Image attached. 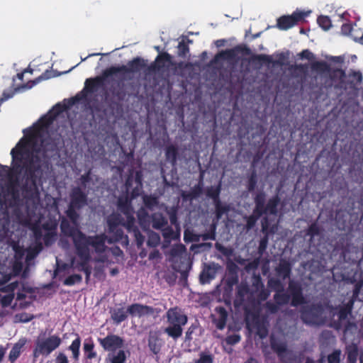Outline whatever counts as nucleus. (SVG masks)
Wrapping results in <instances>:
<instances>
[{"label":"nucleus","mask_w":363,"mask_h":363,"mask_svg":"<svg viewBox=\"0 0 363 363\" xmlns=\"http://www.w3.org/2000/svg\"><path fill=\"white\" fill-rule=\"evenodd\" d=\"M57 225L55 223L47 221L42 225V228L46 232H55Z\"/></svg>","instance_id":"nucleus-61"},{"label":"nucleus","mask_w":363,"mask_h":363,"mask_svg":"<svg viewBox=\"0 0 363 363\" xmlns=\"http://www.w3.org/2000/svg\"><path fill=\"white\" fill-rule=\"evenodd\" d=\"M267 285L275 293L281 292L284 289L282 281L278 279H269L267 281Z\"/></svg>","instance_id":"nucleus-38"},{"label":"nucleus","mask_w":363,"mask_h":363,"mask_svg":"<svg viewBox=\"0 0 363 363\" xmlns=\"http://www.w3.org/2000/svg\"><path fill=\"white\" fill-rule=\"evenodd\" d=\"M221 191L220 184L217 185L216 186H210L206 189V194L208 197L211 198L213 203L220 201V194Z\"/></svg>","instance_id":"nucleus-33"},{"label":"nucleus","mask_w":363,"mask_h":363,"mask_svg":"<svg viewBox=\"0 0 363 363\" xmlns=\"http://www.w3.org/2000/svg\"><path fill=\"white\" fill-rule=\"evenodd\" d=\"M203 171H202L200 174V179L197 184H196L193 188H191V194H193L196 199L201 196L203 192Z\"/></svg>","instance_id":"nucleus-43"},{"label":"nucleus","mask_w":363,"mask_h":363,"mask_svg":"<svg viewBox=\"0 0 363 363\" xmlns=\"http://www.w3.org/2000/svg\"><path fill=\"white\" fill-rule=\"evenodd\" d=\"M239 53L249 55L251 54V50L245 45H238L231 49H226L217 53L213 62H217L220 60H233L236 59Z\"/></svg>","instance_id":"nucleus-12"},{"label":"nucleus","mask_w":363,"mask_h":363,"mask_svg":"<svg viewBox=\"0 0 363 363\" xmlns=\"http://www.w3.org/2000/svg\"><path fill=\"white\" fill-rule=\"evenodd\" d=\"M166 318L168 326L164 328V333L174 340H178L182 335V327L187 323V315L180 308L175 306L167 311Z\"/></svg>","instance_id":"nucleus-7"},{"label":"nucleus","mask_w":363,"mask_h":363,"mask_svg":"<svg viewBox=\"0 0 363 363\" xmlns=\"http://www.w3.org/2000/svg\"><path fill=\"white\" fill-rule=\"evenodd\" d=\"M60 229L65 235L72 238L74 248H79L81 253L84 248L82 246L86 244H91V247L97 254L104 253L107 248L106 246L107 235L105 233L86 235L80 230L72 226L66 219L62 220Z\"/></svg>","instance_id":"nucleus-4"},{"label":"nucleus","mask_w":363,"mask_h":363,"mask_svg":"<svg viewBox=\"0 0 363 363\" xmlns=\"http://www.w3.org/2000/svg\"><path fill=\"white\" fill-rule=\"evenodd\" d=\"M13 298L14 294L4 295L0 298V303L3 307H8L11 304Z\"/></svg>","instance_id":"nucleus-56"},{"label":"nucleus","mask_w":363,"mask_h":363,"mask_svg":"<svg viewBox=\"0 0 363 363\" xmlns=\"http://www.w3.org/2000/svg\"><path fill=\"white\" fill-rule=\"evenodd\" d=\"M321 229L317 222L311 223L306 230V235L310 236V240H312L315 236L320 235Z\"/></svg>","instance_id":"nucleus-40"},{"label":"nucleus","mask_w":363,"mask_h":363,"mask_svg":"<svg viewBox=\"0 0 363 363\" xmlns=\"http://www.w3.org/2000/svg\"><path fill=\"white\" fill-rule=\"evenodd\" d=\"M55 235V232H46L45 234L43 235V240L45 244L46 245H50L52 242Z\"/></svg>","instance_id":"nucleus-62"},{"label":"nucleus","mask_w":363,"mask_h":363,"mask_svg":"<svg viewBox=\"0 0 363 363\" xmlns=\"http://www.w3.org/2000/svg\"><path fill=\"white\" fill-rule=\"evenodd\" d=\"M178 156L179 150L176 145L171 144L167 146L165 150L166 160L171 163L173 167L177 164Z\"/></svg>","instance_id":"nucleus-24"},{"label":"nucleus","mask_w":363,"mask_h":363,"mask_svg":"<svg viewBox=\"0 0 363 363\" xmlns=\"http://www.w3.org/2000/svg\"><path fill=\"white\" fill-rule=\"evenodd\" d=\"M303 12L295 11L291 15H284L277 20V27L281 30H286L297 25L305 17Z\"/></svg>","instance_id":"nucleus-13"},{"label":"nucleus","mask_w":363,"mask_h":363,"mask_svg":"<svg viewBox=\"0 0 363 363\" xmlns=\"http://www.w3.org/2000/svg\"><path fill=\"white\" fill-rule=\"evenodd\" d=\"M55 361L56 363H69L67 356L62 352L57 356Z\"/></svg>","instance_id":"nucleus-64"},{"label":"nucleus","mask_w":363,"mask_h":363,"mask_svg":"<svg viewBox=\"0 0 363 363\" xmlns=\"http://www.w3.org/2000/svg\"><path fill=\"white\" fill-rule=\"evenodd\" d=\"M136 312V303H133L128 309L123 307L115 308L111 310V318L116 323L123 321L128 313L134 314Z\"/></svg>","instance_id":"nucleus-19"},{"label":"nucleus","mask_w":363,"mask_h":363,"mask_svg":"<svg viewBox=\"0 0 363 363\" xmlns=\"http://www.w3.org/2000/svg\"><path fill=\"white\" fill-rule=\"evenodd\" d=\"M272 349L277 353L281 360H284V354L287 352L286 346L283 343H279L275 340L271 342Z\"/></svg>","instance_id":"nucleus-31"},{"label":"nucleus","mask_w":363,"mask_h":363,"mask_svg":"<svg viewBox=\"0 0 363 363\" xmlns=\"http://www.w3.org/2000/svg\"><path fill=\"white\" fill-rule=\"evenodd\" d=\"M70 104H55L49 113L41 117L34 124L25 138H22L11 151L13 163V169L18 174L24 172L26 182L33 189L38 188L43 177V165L47 164L48 152L57 147L56 141L50 138H42L56 117L61 113L80 101L77 94L70 99Z\"/></svg>","instance_id":"nucleus-1"},{"label":"nucleus","mask_w":363,"mask_h":363,"mask_svg":"<svg viewBox=\"0 0 363 363\" xmlns=\"http://www.w3.org/2000/svg\"><path fill=\"white\" fill-rule=\"evenodd\" d=\"M98 342L104 350L115 352L123 346V340L116 335H108L104 338H98Z\"/></svg>","instance_id":"nucleus-15"},{"label":"nucleus","mask_w":363,"mask_h":363,"mask_svg":"<svg viewBox=\"0 0 363 363\" xmlns=\"http://www.w3.org/2000/svg\"><path fill=\"white\" fill-rule=\"evenodd\" d=\"M228 313L225 307L219 306L215 308V314L212 315V322L218 330H222L226 326Z\"/></svg>","instance_id":"nucleus-18"},{"label":"nucleus","mask_w":363,"mask_h":363,"mask_svg":"<svg viewBox=\"0 0 363 363\" xmlns=\"http://www.w3.org/2000/svg\"><path fill=\"white\" fill-rule=\"evenodd\" d=\"M238 267L233 262L227 265V277L225 284L228 288H232L238 283Z\"/></svg>","instance_id":"nucleus-21"},{"label":"nucleus","mask_w":363,"mask_h":363,"mask_svg":"<svg viewBox=\"0 0 363 363\" xmlns=\"http://www.w3.org/2000/svg\"><path fill=\"white\" fill-rule=\"evenodd\" d=\"M152 226L154 229L161 230L167 224V218L161 213H154L151 216Z\"/></svg>","instance_id":"nucleus-23"},{"label":"nucleus","mask_w":363,"mask_h":363,"mask_svg":"<svg viewBox=\"0 0 363 363\" xmlns=\"http://www.w3.org/2000/svg\"><path fill=\"white\" fill-rule=\"evenodd\" d=\"M311 69L319 74H325L330 72V66L325 61H315L311 64Z\"/></svg>","instance_id":"nucleus-29"},{"label":"nucleus","mask_w":363,"mask_h":363,"mask_svg":"<svg viewBox=\"0 0 363 363\" xmlns=\"http://www.w3.org/2000/svg\"><path fill=\"white\" fill-rule=\"evenodd\" d=\"M82 247H84V248L82 253L79 250V248L75 249V251L81 261L79 263L81 270L84 272L88 279L91 274V267L89 266V262L91 258L89 250V247H91V244H86Z\"/></svg>","instance_id":"nucleus-16"},{"label":"nucleus","mask_w":363,"mask_h":363,"mask_svg":"<svg viewBox=\"0 0 363 363\" xmlns=\"http://www.w3.org/2000/svg\"><path fill=\"white\" fill-rule=\"evenodd\" d=\"M262 278L259 275H254L252 279V284L251 290V296H255V294L264 287Z\"/></svg>","instance_id":"nucleus-36"},{"label":"nucleus","mask_w":363,"mask_h":363,"mask_svg":"<svg viewBox=\"0 0 363 363\" xmlns=\"http://www.w3.org/2000/svg\"><path fill=\"white\" fill-rule=\"evenodd\" d=\"M143 203L145 206L150 209L153 210L159 204L158 198L152 195H146L143 196Z\"/></svg>","instance_id":"nucleus-37"},{"label":"nucleus","mask_w":363,"mask_h":363,"mask_svg":"<svg viewBox=\"0 0 363 363\" xmlns=\"http://www.w3.org/2000/svg\"><path fill=\"white\" fill-rule=\"evenodd\" d=\"M34 238L36 240H40L43 237V228L38 223H35L33 225L32 228Z\"/></svg>","instance_id":"nucleus-57"},{"label":"nucleus","mask_w":363,"mask_h":363,"mask_svg":"<svg viewBox=\"0 0 363 363\" xmlns=\"http://www.w3.org/2000/svg\"><path fill=\"white\" fill-rule=\"evenodd\" d=\"M270 295L269 290L264 289V286L260 289L256 294V297L259 301H266Z\"/></svg>","instance_id":"nucleus-58"},{"label":"nucleus","mask_w":363,"mask_h":363,"mask_svg":"<svg viewBox=\"0 0 363 363\" xmlns=\"http://www.w3.org/2000/svg\"><path fill=\"white\" fill-rule=\"evenodd\" d=\"M280 201L281 199L277 194L270 198L265 204V193L264 191L258 192L254 198L255 208L252 214L245 218L246 219L245 229L247 231L252 230L255 226L258 219L264 215V216H267V215L277 216Z\"/></svg>","instance_id":"nucleus-5"},{"label":"nucleus","mask_w":363,"mask_h":363,"mask_svg":"<svg viewBox=\"0 0 363 363\" xmlns=\"http://www.w3.org/2000/svg\"><path fill=\"white\" fill-rule=\"evenodd\" d=\"M277 275L283 280L290 277L291 273V265L289 262L281 259L276 268Z\"/></svg>","instance_id":"nucleus-22"},{"label":"nucleus","mask_w":363,"mask_h":363,"mask_svg":"<svg viewBox=\"0 0 363 363\" xmlns=\"http://www.w3.org/2000/svg\"><path fill=\"white\" fill-rule=\"evenodd\" d=\"M277 59L273 60L272 56L265 54L254 55L252 56L250 61L253 63L258 62L261 65H270L273 66H282L288 59V55L281 52L277 55Z\"/></svg>","instance_id":"nucleus-14"},{"label":"nucleus","mask_w":363,"mask_h":363,"mask_svg":"<svg viewBox=\"0 0 363 363\" xmlns=\"http://www.w3.org/2000/svg\"><path fill=\"white\" fill-rule=\"evenodd\" d=\"M84 355H85V357L88 359H92L95 357H96L97 356V354L96 352L94 351V345L93 342H90V343H88V342H85L84 344Z\"/></svg>","instance_id":"nucleus-41"},{"label":"nucleus","mask_w":363,"mask_h":363,"mask_svg":"<svg viewBox=\"0 0 363 363\" xmlns=\"http://www.w3.org/2000/svg\"><path fill=\"white\" fill-rule=\"evenodd\" d=\"M264 308L268 313L275 314L279 311L280 306L275 301L272 302L271 301H269L266 302Z\"/></svg>","instance_id":"nucleus-51"},{"label":"nucleus","mask_w":363,"mask_h":363,"mask_svg":"<svg viewBox=\"0 0 363 363\" xmlns=\"http://www.w3.org/2000/svg\"><path fill=\"white\" fill-rule=\"evenodd\" d=\"M246 296L252 297L251 296V290L250 286L246 283H241L238 286L237 297L242 301Z\"/></svg>","instance_id":"nucleus-34"},{"label":"nucleus","mask_w":363,"mask_h":363,"mask_svg":"<svg viewBox=\"0 0 363 363\" xmlns=\"http://www.w3.org/2000/svg\"><path fill=\"white\" fill-rule=\"evenodd\" d=\"M26 342V340L25 339H21L18 340V342H16L12 349L10 351L9 353V360L11 362H13L17 359V358L20 356L21 352V349L23 347Z\"/></svg>","instance_id":"nucleus-27"},{"label":"nucleus","mask_w":363,"mask_h":363,"mask_svg":"<svg viewBox=\"0 0 363 363\" xmlns=\"http://www.w3.org/2000/svg\"><path fill=\"white\" fill-rule=\"evenodd\" d=\"M273 298L280 306L287 305L290 302L291 306L297 307L306 302L301 283L294 280L289 281L286 292L284 290L275 293Z\"/></svg>","instance_id":"nucleus-6"},{"label":"nucleus","mask_w":363,"mask_h":363,"mask_svg":"<svg viewBox=\"0 0 363 363\" xmlns=\"http://www.w3.org/2000/svg\"><path fill=\"white\" fill-rule=\"evenodd\" d=\"M241 340L240 335L238 334H233L228 335L225 339V342L228 345H234L237 343H238Z\"/></svg>","instance_id":"nucleus-55"},{"label":"nucleus","mask_w":363,"mask_h":363,"mask_svg":"<svg viewBox=\"0 0 363 363\" xmlns=\"http://www.w3.org/2000/svg\"><path fill=\"white\" fill-rule=\"evenodd\" d=\"M341 352L340 350H335L328 356V363H340Z\"/></svg>","instance_id":"nucleus-54"},{"label":"nucleus","mask_w":363,"mask_h":363,"mask_svg":"<svg viewBox=\"0 0 363 363\" xmlns=\"http://www.w3.org/2000/svg\"><path fill=\"white\" fill-rule=\"evenodd\" d=\"M16 318L18 320L19 322L28 323L33 320V315L30 313L23 312L16 314Z\"/></svg>","instance_id":"nucleus-59"},{"label":"nucleus","mask_w":363,"mask_h":363,"mask_svg":"<svg viewBox=\"0 0 363 363\" xmlns=\"http://www.w3.org/2000/svg\"><path fill=\"white\" fill-rule=\"evenodd\" d=\"M362 286H363V281L362 280L357 281L354 284V289H353V291H352V297L357 299V298L359 296V294L360 293V291H361V289L362 288Z\"/></svg>","instance_id":"nucleus-60"},{"label":"nucleus","mask_w":363,"mask_h":363,"mask_svg":"<svg viewBox=\"0 0 363 363\" xmlns=\"http://www.w3.org/2000/svg\"><path fill=\"white\" fill-rule=\"evenodd\" d=\"M61 342V338L56 335H50L42 340H38L33 350V356L35 357H38L39 355L47 357L55 350L60 345Z\"/></svg>","instance_id":"nucleus-10"},{"label":"nucleus","mask_w":363,"mask_h":363,"mask_svg":"<svg viewBox=\"0 0 363 363\" xmlns=\"http://www.w3.org/2000/svg\"><path fill=\"white\" fill-rule=\"evenodd\" d=\"M177 49V55L181 57H186L187 54L189 52V47L184 40L179 43Z\"/></svg>","instance_id":"nucleus-48"},{"label":"nucleus","mask_w":363,"mask_h":363,"mask_svg":"<svg viewBox=\"0 0 363 363\" xmlns=\"http://www.w3.org/2000/svg\"><path fill=\"white\" fill-rule=\"evenodd\" d=\"M261 227L264 235L259 240L258 251L259 253L262 254L267 247L269 236L276 233L277 225L272 224L271 219L268 216H263L261 220Z\"/></svg>","instance_id":"nucleus-11"},{"label":"nucleus","mask_w":363,"mask_h":363,"mask_svg":"<svg viewBox=\"0 0 363 363\" xmlns=\"http://www.w3.org/2000/svg\"><path fill=\"white\" fill-rule=\"evenodd\" d=\"M215 205V213L217 219H220L224 213H227L229 210L228 206L223 205L220 200L214 203Z\"/></svg>","instance_id":"nucleus-42"},{"label":"nucleus","mask_w":363,"mask_h":363,"mask_svg":"<svg viewBox=\"0 0 363 363\" xmlns=\"http://www.w3.org/2000/svg\"><path fill=\"white\" fill-rule=\"evenodd\" d=\"M136 198V187L131 191L130 198L128 194L120 196L117 201L118 211L123 213L125 220L119 213H112L106 219L108 232L112 236L108 238L106 242L111 244L118 242L123 238V230L122 226L126 227L129 230H132L134 236L136 238V226L135 225V218L133 216V208L131 204V200Z\"/></svg>","instance_id":"nucleus-3"},{"label":"nucleus","mask_w":363,"mask_h":363,"mask_svg":"<svg viewBox=\"0 0 363 363\" xmlns=\"http://www.w3.org/2000/svg\"><path fill=\"white\" fill-rule=\"evenodd\" d=\"M126 65L111 66L106 68L102 75L88 78L84 87L79 95L80 100L85 99L87 94H92L104 86L107 79L111 78L108 92L106 97L108 107L118 114L123 112L124 103L130 96H136L134 92L136 83L134 75L136 72V57H133Z\"/></svg>","instance_id":"nucleus-2"},{"label":"nucleus","mask_w":363,"mask_h":363,"mask_svg":"<svg viewBox=\"0 0 363 363\" xmlns=\"http://www.w3.org/2000/svg\"><path fill=\"white\" fill-rule=\"evenodd\" d=\"M281 361L284 363H301L300 357L290 351H287L284 354V360Z\"/></svg>","instance_id":"nucleus-46"},{"label":"nucleus","mask_w":363,"mask_h":363,"mask_svg":"<svg viewBox=\"0 0 363 363\" xmlns=\"http://www.w3.org/2000/svg\"><path fill=\"white\" fill-rule=\"evenodd\" d=\"M216 269L211 265H207L203 269L200 274V281L201 284L209 283L216 277Z\"/></svg>","instance_id":"nucleus-26"},{"label":"nucleus","mask_w":363,"mask_h":363,"mask_svg":"<svg viewBox=\"0 0 363 363\" xmlns=\"http://www.w3.org/2000/svg\"><path fill=\"white\" fill-rule=\"evenodd\" d=\"M160 313V310L152 306L138 304V316L139 317H152L155 318Z\"/></svg>","instance_id":"nucleus-25"},{"label":"nucleus","mask_w":363,"mask_h":363,"mask_svg":"<svg viewBox=\"0 0 363 363\" xmlns=\"http://www.w3.org/2000/svg\"><path fill=\"white\" fill-rule=\"evenodd\" d=\"M347 361L349 363H356L358 357V347L352 344L347 347L346 349Z\"/></svg>","instance_id":"nucleus-35"},{"label":"nucleus","mask_w":363,"mask_h":363,"mask_svg":"<svg viewBox=\"0 0 363 363\" xmlns=\"http://www.w3.org/2000/svg\"><path fill=\"white\" fill-rule=\"evenodd\" d=\"M150 350L155 354H157L161 350V340L155 335L150 336L148 340Z\"/></svg>","instance_id":"nucleus-32"},{"label":"nucleus","mask_w":363,"mask_h":363,"mask_svg":"<svg viewBox=\"0 0 363 363\" xmlns=\"http://www.w3.org/2000/svg\"><path fill=\"white\" fill-rule=\"evenodd\" d=\"M12 248L14 251V258L16 260V264L19 263V267L21 268V261L23 259L25 255V249L23 246H21L18 242H13L12 245Z\"/></svg>","instance_id":"nucleus-28"},{"label":"nucleus","mask_w":363,"mask_h":363,"mask_svg":"<svg viewBox=\"0 0 363 363\" xmlns=\"http://www.w3.org/2000/svg\"><path fill=\"white\" fill-rule=\"evenodd\" d=\"M87 194L79 186H75L72 189L69 194V203L68 208L66 211L67 216L73 222L76 223L79 215L77 211H79L87 205Z\"/></svg>","instance_id":"nucleus-8"},{"label":"nucleus","mask_w":363,"mask_h":363,"mask_svg":"<svg viewBox=\"0 0 363 363\" xmlns=\"http://www.w3.org/2000/svg\"><path fill=\"white\" fill-rule=\"evenodd\" d=\"M257 183V176L255 171H252L247 181V189L249 191H253L255 189Z\"/></svg>","instance_id":"nucleus-49"},{"label":"nucleus","mask_w":363,"mask_h":363,"mask_svg":"<svg viewBox=\"0 0 363 363\" xmlns=\"http://www.w3.org/2000/svg\"><path fill=\"white\" fill-rule=\"evenodd\" d=\"M334 72H338L341 78L346 77L347 79V83L352 89H356L362 82L363 77L360 71L350 70L347 75H346L345 70L342 69H336Z\"/></svg>","instance_id":"nucleus-17"},{"label":"nucleus","mask_w":363,"mask_h":363,"mask_svg":"<svg viewBox=\"0 0 363 363\" xmlns=\"http://www.w3.org/2000/svg\"><path fill=\"white\" fill-rule=\"evenodd\" d=\"M324 308L320 303H313L301 311V319L306 325H320L323 323Z\"/></svg>","instance_id":"nucleus-9"},{"label":"nucleus","mask_w":363,"mask_h":363,"mask_svg":"<svg viewBox=\"0 0 363 363\" xmlns=\"http://www.w3.org/2000/svg\"><path fill=\"white\" fill-rule=\"evenodd\" d=\"M162 234L166 241H171L177 240L179 238V233L174 231L171 226L166 225L162 230Z\"/></svg>","instance_id":"nucleus-30"},{"label":"nucleus","mask_w":363,"mask_h":363,"mask_svg":"<svg viewBox=\"0 0 363 363\" xmlns=\"http://www.w3.org/2000/svg\"><path fill=\"white\" fill-rule=\"evenodd\" d=\"M214 356L209 352H201L194 363H213Z\"/></svg>","instance_id":"nucleus-44"},{"label":"nucleus","mask_w":363,"mask_h":363,"mask_svg":"<svg viewBox=\"0 0 363 363\" xmlns=\"http://www.w3.org/2000/svg\"><path fill=\"white\" fill-rule=\"evenodd\" d=\"M170 55L167 52L162 53L156 57L155 63L159 68L163 67L166 62L169 61Z\"/></svg>","instance_id":"nucleus-50"},{"label":"nucleus","mask_w":363,"mask_h":363,"mask_svg":"<svg viewBox=\"0 0 363 363\" xmlns=\"http://www.w3.org/2000/svg\"><path fill=\"white\" fill-rule=\"evenodd\" d=\"M336 309H338L337 315L340 321L346 320L348 315L352 313L351 311H350L342 306H339L338 307L336 308Z\"/></svg>","instance_id":"nucleus-53"},{"label":"nucleus","mask_w":363,"mask_h":363,"mask_svg":"<svg viewBox=\"0 0 363 363\" xmlns=\"http://www.w3.org/2000/svg\"><path fill=\"white\" fill-rule=\"evenodd\" d=\"M160 243V237L158 233L150 231L148 233L147 245V246L155 248Z\"/></svg>","instance_id":"nucleus-39"},{"label":"nucleus","mask_w":363,"mask_h":363,"mask_svg":"<svg viewBox=\"0 0 363 363\" xmlns=\"http://www.w3.org/2000/svg\"><path fill=\"white\" fill-rule=\"evenodd\" d=\"M82 280V277L80 274H74L67 277L63 281V284L66 286H72L76 283H80Z\"/></svg>","instance_id":"nucleus-47"},{"label":"nucleus","mask_w":363,"mask_h":363,"mask_svg":"<svg viewBox=\"0 0 363 363\" xmlns=\"http://www.w3.org/2000/svg\"><path fill=\"white\" fill-rule=\"evenodd\" d=\"M111 363H125L126 356L123 350H119L116 355L110 357Z\"/></svg>","instance_id":"nucleus-52"},{"label":"nucleus","mask_w":363,"mask_h":363,"mask_svg":"<svg viewBox=\"0 0 363 363\" xmlns=\"http://www.w3.org/2000/svg\"><path fill=\"white\" fill-rule=\"evenodd\" d=\"M165 69H148L150 72L148 74L149 76H153L154 77V86L157 87V86L160 85V86L158 88L161 92L168 93V89L169 88V84L168 80L164 79V77H160V72L164 71Z\"/></svg>","instance_id":"nucleus-20"},{"label":"nucleus","mask_w":363,"mask_h":363,"mask_svg":"<svg viewBox=\"0 0 363 363\" xmlns=\"http://www.w3.org/2000/svg\"><path fill=\"white\" fill-rule=\"evenodd\" d=\"M18 281L11 282L4 287V291L9 294H14V291L18 287Z\"/></svg>","instance_id":"nucleus-63"},{"label":"nucleus","mask_w":363,"mask_h":363,"mask_svg":"<svg viewBox=\"0 0 363 363\" xmlns=\"http://www.w3.org/2000/svg\"><path fill=\"white\" fill-rule=\"evenodd\" d=\"M317 22L323 30H328L332 26L330 18L327 16H320L318 18Z\"/></svg>","instance_id":"nucleus-45"}]
</instances>
